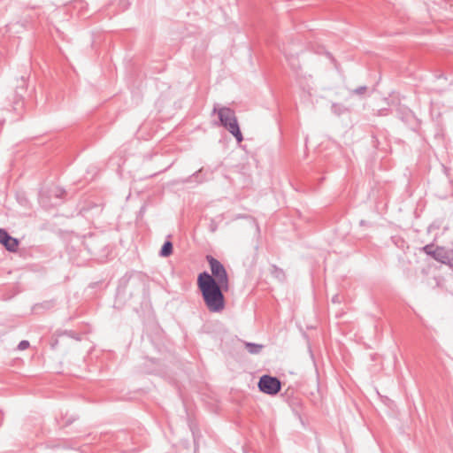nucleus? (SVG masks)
<instances>
[{
	"mask_svg": "<svg viewBox=\"0 0 453 453\" xmlns=\"http://www.w3.org/2000/svg\"><path fill=\"white\" fill-rule=\"evenodd\" d=\"M197 287L202 293L203 302L211 312H219L225 307V298L223 296L225 289L217 285L210 273L203 272L197 277Z\"/></svg>",
	"mask_w": 453,
	"mask_h": 453,
	"instance_id": "nucleus-1",
	"label": "nucleus"
},
{
	"mask_svg": "<svg viewBox=\"0 0 453 453\" xmlns=\"http://www.w3.org/2000/svg\"><path fill=\"white\" fill-rule=\"evenodd\" d=\"M221 124L236 138L238 142L242 141L234 112L229 108H221L218 111Z\"/></svg>",
	"mask_w": 453,
	"mask_h": 453,
	"instance_id": "nucleus-2",
	"label": "nucleus"
},
{
	"mask_svg": "<svg viewBox=\"0 0 453 453\" xmlns=\"http://www.w3.org/2000/svg\"><path fill=\"white\" fill-rule=\"evenodd\" d=\"M210 265L211 280L219 286L223 287L225 289L229 288V280L227 273L223 265L217 259L207 257Z\"/></svg>",
	"mask_w": 453,
	"mask_h": 453,
	"instance_id": "nucleus-3",
	"label": "nucleus"
},
{
	"mask_svg": "<svg viewBox=\"0 0 453 453\" xmlns=\"http://www.w3.org/2000/svg\"><path fill=\"white\" fill-rule=\"evenodd\" d=\"M259 389L268 395H275L280 390V382L278 379L265 375L258 382Z\"/></svg>",
	"mask_w": 453,
	"mask_h": 453,
	"instance_id": "nucleus-4",
	"label": "nucleus"
},
{
	"mask_svg": "<svg viewBox=\"0 0 453 453\" xmlns=\"http://www.w3.org/2000/svg\"><path fill=\"white\" fill-rule=\"evenodd\" d=\"M424 250L427 255L432 256L436 260L446 263L449 259L447 251L441 247H435L434 245H426L424 247Z\"/></svg>",
	"mask_w": 453,
	"mask_h": 453,
	"instance_id": "nucleus-5",
	"label": "nucleus"
},
{
	"mask_svg": "<svg viewBox=\"0 0 453 453\" xmlns=\"http://www.w3.org/2000/svg\"><path fill=\"white\" fill-rule=\"evenodd\" d=\"M0 243L4 245L7 250L12 252L16 251L19 246L18 240L11 236L4 229H0Z\"/></svg>",
	"mask_w": 453,
	"mask_h": 453,
	"instance_id": "nucleus-6",
	"label": "nucleus"
},
{
	"mask_svg": "<svg viewBox=\"0 0 453 453\" xmlns=\"http://www.w3.org/2000/svg\"><path fill=\"white\" fill-rule=\"evenodd\" d=\"M245 346H246V349H248V351L251 354H257L263 349L262 345L254 344V343H246Z\"/></svg>",
	"mask_w": 453,
	"mask_h": 453,
	"instance_id": "nucleus-7",
	"label": "nucleus"
},
{
	"mask_svg": "<svg viewBox=\"0 0 453 453\" xmlns=\"http://www.w3.org/2000/svg\"><path fill=\"white\" fill-rule=\"evenodd\" d=\"M173 252V245L170 242H166L163 247H162V250H161V255L163 257H168L172 254Z\"/></svg>",
	"mask_w": 453,
	"mask_h": 453,
	"instance_id": "nucleus-8",
	"label": "nucleus"
},
{
	"mask_svg": "<svg viewBox=\"0 0 453 453\" xmlns=\"http://www.w3.org/2000/svg\"><path fill=\"white\" fill-rule=\"evenodd\" d=\"M29 347V342L27 341H22L19 342L18 349L19 350H25Z\"/></svg>",
	"mask_w": 453,
	"mask_h": 453,
	"instance_id": "nucleus-9",
	"label": "nucleus"
}]
</instances>
